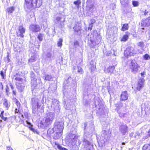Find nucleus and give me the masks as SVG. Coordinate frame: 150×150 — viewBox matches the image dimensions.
<instances>
[{"instance_id":"1","label":"nucleus","mask_w":150,"mask_h":150,"mask_svg":"<svg viewBox=\"0 0 150 150\" xmlns=\"http://www.w3.org/2000/svg\"><path fill=\"white\" fill-rule=\"evenodd\" d=\"M46 100L45 97H44L43 95L32 98L31 99V104L33 113L35 115H40L38 110L41 106V112H43L44 103L45 102Z\"/></svg>"},{"instance_id":"2","label":"nucleus","mask_w":150,"mask_h":150,"mask_svg":"<svg viewBox=\"0 0 150 150\" xmlns=\"http://www.w3.org/2000/svg\"><path fill=\"white\" fill-rule=\"evenodd\" d=\"M54 118L53 113L50 112L46 114V115L41 120L40 123L38 125V127L44 129L48 127L51 124Z\"/></svg>"},{"instance_id":"3","label":"nucleus","mask_w":150,"mask_h":150,"mask_svg":"<svg viewBox=\"0 0 150 150\" xmlns=\"http://www.w3.org/2000/svg\"><path fill=\"white\" fill-rule=\"evenodd\" d=\"M42 4L41 0H25L24 8L27 11L40 7Z\"/></svg>"},{"instance_id":"4","label":"nucleus","mask_w":150,"mask_h":150,"mask_svg":"<svg viewBox=\"0 0 150 150\" xmlns=\"http://www.w3.org/2000/svg\"><path fill=\"white\" fill-rule=\"evenodd\" d=\"M94 31L91 34L90 38L88 40V43L91 47H93L96 45L98 44L101 41V36Z\"/></svg>"},{"instance_id":"5","label":"nucleus","mask_w":150,"mask_h":150,"mask_svg":"<svg viewBox=\"0 0 150 150\" xmlns=\"http://www.w3.org/2000/svg\"><path fill=\"white\" fill-rule=\"evenodd\" d=\"M69 142L71 143L69 145L71 150H78L79 147L76 144L78 139L77 136L75 134H70L69 135Z\"/></svg>"},{"instance_id":"6","label":"nucleus","mask_w":150,"mask_h":150,"mask_svg":"<svg viewBox=\"0 0 150 150\" xmlns=\"http://www.w3.org/2000/svg\"><path fill=\"white\" fill-rule=\"evenodd\" d=\"M94 105L95 107L98 108V110L96 111V113H98L100 115L103 114L104 112V108L103 106L102 102L99 98L95 99L94 101Z\"/></svg>"},{"instance_id":"7","label":"nucleus","mask_w":150,"mask_h":150,"mask_svg":"<svg viewBox=\"0 0 150 150\" xmlns=\"http://www.w3.org/2000/svg\"><path fill=\"white\" fill-rule=\"evenodd\" d=\"M87 138L86 133L84 134V139L83 140V144L84 145V150H93V145L91 142L88 141Z\"/></svg>"},{"instance_id":"8","label":"nucleus","mask_w":150,"mask_h":150,"mask_svg":"<svg viewBox=\"0 0 150 150\" xmlns=\"http://www.w3.org/2000/svg\"><path fill=\"white\" fill-rule=\"evenodd\" d=\"M124 54L125 57L133 56L136 54V51L133 47H128L125 50Z\"/></svg>"},{"instance_id":"9","label":"nucleus","mask_w":150,"mask_h":150,"mask_svg":"<svg viewBox=\"0 0 150 150\" xmlns=\"http://www.w3.org/2000/svg\"><path fill=\"white\" fill-rule=\"evenodd\" d=\"M64 122L62 121H56L54 124V129L62 132L64 128Z\"/></svg>"},{"instance_id":"10","label":"nucleus","mask_w":150,"mask_h":150,"mask_svg":"<svg viewBox=\"0 0 150 150\" xmlns=\"http://www.w3.org/2000/svg\"><path fill=\"white\" fill-rule=\"evenodd\" d=\"M139 66L134 60H132L129 64V68L132 72L136 73L138 71Z\"/></svg>"},{"instance_id":"11","label":"nucleus","mask_w":150,"mask_h":150,"mask_svg":"<svg viewBox=\"0 0 150 150\" xmlns=\"http://www.w3.org/2000/svg\"><path fill=\"white\" fill-rule=\"evenodd\" d=\"M64 21L65 18L62 16L57 17L54 20L55 23L56 24L60 25L61 27L64 26Z\"/></svg>"},{"instance_id":"12","label":"nucleus","mask_w":150,"mask_h":150,"mask_svg":"<svg viewBox=\"0 0 150 150\" xmlns=\"http://www.w3.org/2000/svg\"><path fill=\"white\" fill-rule=\"evenodd\" d=\"M119 130L122 135H124L128 132V127L126 125H123L119 127Z\"/></svg>"},{"instance_id":"13","label":"nucleus","mask_w":150,"mask_h":150,"mask_svg":"<svg viewBox=\"0 0 150 150\" xmlns=\"http://www.w3.org/2000/svg\"><path fill=\"white\" fill-rule=\"evenodd\" d=\"M40 28L39 25L36 24H32L30 26V30L34 32H37L39 31L40 30Z\"/></svg>"},{"instance_id":"14","label":"nucleus","mask_w":150,"mask_h":150,"mask_svg":"<svg viewBox=\"0 0 150 150\" xmlns=\"http://www.w3.org/2000/svg\"><path fill=\"white\" fill-rule=\"evenodd\" d=\"M141 26L142 27L149 26H150V17L146 19H143L141 22Z\"/></svg>"},{"instance_id":"15","label":"nucleus","mask_w":150,"mask_h":150,"mask_svg":"<svg viewBox=\"0 0 150 150\" xmlns=\"http://www.w3.org/2000/svg\"><path fill=\"white\" fill-rule=\"evenodd\" d=\"M144 81V80L142 78L139 79L138 82L137 86V90L139 91L143 88Z\"/></svg>"},{"instance_id":"16","label":"nucleus","mask_w":150,"mask_h":150,"mask_svg":"<svg viewBox=\"0 0 150 150\" xmlns=\"http://www.w3.org/2000/svg\"><path fill=\"white\" fill-rule=\"evenodd\" d=\"M25 32V29L22 26H19L18 28V31L17 32V35L23 38L24 37L23 34Z\"/></svg>"},{"instance_id":"17","label":"nucleus","mask_w":150,"mask_h":150,"mask_svg":"<svg viewBox=\"0 0 150 150\" xmlns=\"http://www.w3.org/2000/svg\"><path fill=\"white\" fill-rule=\"evenodd\" d=\"M62 133V132L56 130L53 134L52 135V136L53 137V138L55 139H58L61 136Z\"/></svg>"},{"instance_id":"18","label":"nucleus","mask_w":150,"mask_h":150,"mask_svg":"<svg viewBox=\"0 0 150 150\" xmlns=\"http://www.w3.org/2000/svg\"><path fill=\"white\" fill-rule=\"evenodd\" d=\"M128 97V95L127 91L123 92L121 95L120 99L121 100H127Z\"/></svg>"},{"instance_id":"19","label":"nucleus","mask_w":150,"mask_h":150,"mask_svg":"<svg viewBox=\"0 0 150 150\" xmlns=\"http://www.w3.org/2000/svg\"><path fill=\"white\" fill-rule=\"evenodd\" d=\"M3 105L4 107L6 108V110H8L9 108L10 107V102L6 98L4 100V102L3 103Z\"/></svg>"},{"instance_id":"20","label":"nucleus","mask_w":150,"mask_h":150,"mask_svg":"<svg viewBox=\"0 0 150 150\" xmlns=\"http://www.w3.org/2000/svg\"><path fill=\"white\" fill-rule=\"evenodd\" d=\"M115 69V67L114 66H110L106 69L104 70V71L108 73H112L113 72Z\"/></svg>"},{"instance_id":"21","label":"nucleus","mask_w":150,"mask_h":150,"mask_svg":"<svg viewBox=\"0 0 150 150\" xmlns=\"http://www.w3.org/2000/svg\"><path fill=\"white\" fill-rule=\"evenodd\" d=\"M17 88L20 92H21L23 91L24 89L25 86L24 84H21L20 82L18 85H17Z\"/></svg>"},{"instance_id":"22","label":"nucleus","mask_w":150,"mask_h":150,"mask_svg":"<svg viewBox=\"0 0 150 150\" xmlns=\"http://www.w3.org/2000/svg\"><path fill=\"white\" fill-rule=\"evenodd\" d=\"M81 28V27L79 24H76L73 28L75 32L76 33H80Z\"/></svg>"},{"instance_id":"23","label":"nucleus","mask_w":150,"mask_h":150,"mask_svg":"<svg viewBox=\"0 0 150 150\" xmlns=\"http://www.w3.org/2000/svg\"><path fill=\"white\" fill-rule=\"evenodd\" d=\"M59 101L56 99L53 100L52 102V104L51 105L52 107H55V106L59 105Z\"/></svg>"},{"instance_id":"24","label":"nucleus","mask_w":150,"mask_h":150,"mask_svg":"<svg viewBox=\"0 0 150 150\" xmlns=\"http://www.w3.org/2000/svg\"><path fill=\"white\" fill-rule=\"evenodd\" d=\"M45 80L47 81H51L53 78V76L50 75L48 74H45Z\"/></svg>"},{"instance_id":"25","label":"nucleus","mask_w":150,"mask_h":150,"mask_svg":"<svg viewBox=\"0 0 150 150\" xmlns=\"http://www.w3.org/2000/svg\"><path fill=\"white\" fill-rule=\"evenodd\" d=\"M56 130L54 129V127L52 128H50L48 129L47 131V133L50 135L52 136L53 134Z\"/></svg>"},{"instance_id":"26","label":"nucleus","mask_w":150,"mask_h":150,"mask_svg":"<svg viewBox=\"0 0 150 150\" xmlns=\"http://www.w3.org/2000/svg\"><path fill=\"white\" fill-rule=\"evenodd\" d=\"M86 9L87 11L92 12L93 10V5L92 4L88 5L86 6Z\"/></svg>"},{"instance_id":"27","label":"nucleus","mask_w":150,"mask_h":150,"mask_svg":"<svg viewBox=\"0 0 150 150\" xmlns=\"http://www.w3.org/2000/svg\"><path fill=\"white\" fill-rule=\"evenodd\" d=\"M4 112V111H2L1 113L0 116L1 117V119L4 121H8L7 120L8 117H7L5 116H4L3 115Z\"/></svg>"},{"instance_id":"28","label":"nucleus","mask_w":150,"mask_h":150,"mask_svg":"<svg viewBox=\"0 0 150 150\" xmlns=\"http://www.w3.org/2000/svg\"><path fill=\"white\" fill-rule=\"evenodd\" d=\"M60 108L59 107V105L58 106H55L54 107V111L57 115L59 114L60 112Z\"/></svg>"},{"instance_id":"29","label":"nucleus","mask_w":150,"mask_h":150,"mask_svg":"<svg viewBox=\"0 0 150 150\" xmlns=\"http://www.w3.org/2000/svg\"><path fill=\"white\" fill-rule=\"evenodd\" d=\"M67 86H64V89L63 90V93L64 95L67 96V93H68V92L69 91V89L67 88Z\"/></svg>"},{"instance_id":"30","label":"nucleus","mask_w":150,"mask_h":150,"mask_svg":"<svg viewBox=\"0 0 150 150\" xmlns=\"http://www.w3.org/2000/svg\"><path fill=\"white\" fill-rule=\"evenodd\" d=\"M128 28V24H124L123 25L121 30L122 31H124L127 30Z\"/></svg>"},{"instance_id":"31","label":"nucleus","mask_w":150,"mask_h":150,"mask_svg":"<svg viewBox=\"0 0 150 150\" xmlns=\"http://www.w3.org/2000/svg\"><path fill=\"white\" fill-rule=\"evenodd\" d=\"M14 7L12 6L8 8H7V11L9 14H10L12 13L14 11Z\"/></svg>"},{"instance_id":"32","label":"nucleus","mask_w":150,"mask_h":150,"mask_svg":"<svg viewBox=\"0 0 150 150\" xmlns=\"http://www.w3.org/2000/svg\"><path fill=\"white\" fill-rule=\"evenodd\" d=\"M30 77L32 80H33L34 81H36V77L33 71L30 72Z\"/></svg>"},{"instance_id":"33","label":"nucleus","mask_w":150,"mask_h":150,"mask_svg":"<svg viewBox=\"0 0 150 150\" xmlns=\"http://www.w3.org/2000/svg\"><path fill=\"white\" fill-rule=\"evenodd\" d=\"M142 150H150V145H144L143 147Z\"/></svg>"},{"instance_id":"34","label":"nucleus","mask_w":150,"mask_h":150,"mask_svg":"<svg viewBox=\"0 0 150 150\" xmlns=\"http://www.w3.org/2000/svg\"><path fill=\"white\" fill-rule=\"evenodd\" d=\"M77 72L80 74H82L83 72V69L80 66H77Z\"/></svg>"},{"instance_id":"35","label":"nucleus","mask_w":150,"mask_h":150,"mask_svg":"<svg viewBox=\"0 0 150 150\" xmlns=\"http://www.w3.org/2000/svg\"><path fill=\"white\" fill-rule=\"evenodd\" d=\"M43 35L41 33H40L38 36L37 38L40 41H42L43 40Z\"/></svg>"},{"instance_id":"36","label":"nucleus","mask_w":150,"mask_h":150,"mask_svg":"<svg viewBox=\"0 0 150 150\" xmlns=\"http://www.w3.org/2000/svg\"><path fill=\"white\" fill-rule=\"evenodd\" d=\"M128 38V36L127 35H123L122 38L121 39L122 41H126Z\"/></svg>"},{"instance_id":"37","label":"nucleus","mask_w":150,"mask_h":150,"mask_svg":"<svg viewBox=\"0 0 150 150\" xmlns=\"http://www.w3.org/2000/svg\"><path fill=\"white\" fill-rule=\"evenodd\" d=\"M9 88L7 85H6V88H5V92L6 93V95L8 96L10 94L9 93Z\"/></svg>"},{"instance_id":"38","label":"nucleus","mask_w":150,"mask_h":150,"mask_svg":"<svg viewBox=\"0 0 150 150\" xmlns=\"http://www.w3.org/2000/svg\"><path fill=\"white\" fill-rule=\"evenodd\" d=\"M137 45L142 49L144 47V44L143 42H141L137 43Z\"/></svg>"},{"instance_id":"39","label":"nucleus","mask_w":150,"mask_h":150,"mask_svg":"<svg viewBox=\"0 0 150 150\" xmlns=\"http://www.w3.org/2000/svg\"><path fill=\"white\" fill-rule=\"evenodd\" d=\"M5 72H4L3 71H1L0 72V75L1 76L2 79H4L6 77V75L5 74Z\"/></svg>"},{"instance_id":"40","label":"nucleus","mask_w":150,"mask_h":150,"mask_svg":"<svg viewBox=\"0 0 150 150\" xmlns=\"http://www.w3.org/2000/svg\"><path fill=\"white\" fill-rule=\"evenodd\" d=\"M120 3L122 5H125V4H128L129 1L128 0H120Z\"/></svg>"},{"instance_id":"41","label":"nucleus","mask_w":150,"mask_h":150,"mask_svg":"<svg viewBox=\"0 0 150 150\" xmlns=\"http://www.w3.org/2000/svg\"><path fill=\"white\" fill-rule=\"evenodd\" d=\"M81 1L80 0H78L74 2V4L78 7L81 4Z\"/></svg>"},{"instance_id":"42","label":"nucleus","mask_w":150,"mask_h":150,"mask_svg":"<svg viewBox=\"0 0 150 150\" xmlns=\"http://www.w3.org/2000/svg\"><path fill=\"white\" fill-rule=\"evenodd\" d=\"M122 106V103L119 102L115 104V106L118 108H120Z\"/></svg>"},{"instance_id":"43","label":"nucleus","mask_w":150,"mask_h":150,"mask_svg":"<svg viewBox=\"0 0 150 150\" xmlns=\"http://www.w3.org/2000/svg\"><path fill=\"white\" fill-rule=\"evenodd\" d=\"M35 61V57L34 56L31 57V58L29 59L28 62H33Z\"/></svg>"},{"instance_id":"44","label":"nucleus","mask_w":150,"mask_h":150,"mask_svg":"<svg viewBox=\"0 0 150 150\" xmlns=\"http://www.w3.org/2000/svg\"><path fill=\"white\" fill-rule=\"evenodd\" d=\"M144 58L146 60H148L150 59V56L148 54H146L143 56Z\"/></svg>"},{"instance_id":"45","label":"nucleus","mask_w":150,"mask_h":150,"mask_svg":"<svg viewBox=\"0 0 150 150\" xmlns=\"http://www.w3.org/2000/svg\"><path fill=\"white\" fill-rule=\"evenodd\" d=\"M95 69V67L93 65H91L90 67L89 68V70L91 72L94 71Z\"/></svg>"},{"instance_id":"46","label":"nucleus","mask_w":150,"mask_h":150,"mask_svg":"<svg viewBox=\"0 0 150 150\" xmlns=\"http://www.w3.org/2000/svg\"><path fill=\"white\" fill-rule=\"evenodd\" d=\"M62 39L61 38H60L59 39V41L58 42L57 45L58 47H61L62 46Z\"/></svg>"},{"instance_id":"47","label":"nucleus","mask_w":150,"mask_h":150,"mask_svg":"<svg viewBox=\"0 0 150 150\" xmlns=\"http://www.w3.org/2000/svg\"><path fill=\"white\" fill-rule=\"evenodd\" d=\"M57 147L59 150H68L67 149L65 148L62 147L59 144L57 145Z\"/></svg>"},{"instance_id":"48","label":"nucleus","mask_w":150,"mask_h":150,"mask_svg":"<svg viewBox=\"0 0 150 150\" xmlns=\"http://www.w3.org/2000/svg\"><path fill=\"white\" fill-rule=\"evenodd\" d=\"M132 4L134 6H137L138 5V3L137 1H132Z\"/></svg>"},{"instance_id":"49","label":"nucleus","mask_w":150,"mask_h":150,"mask_svg":"<svg viewBox=\"0 0 150 150\" xmlns=\"http://www.w3.org/2000/svg\"><path fill=\"white\" fill-rule=\"evenodd\" d=\"M16 104L17 105L18 108H19L20 107V104L18 101L17 100L16 102Z\"/></svg>"},{"instance_id":"50","label":"nucleus","mask_w":150,"mask_h":150,"mask_svg":"<svg viewBox=\"0 0 150 150\" xmlns=\"http://www.w3.org/2000/svg\"><path fill=\"white\" fill-rule=\"evenodd\" d=\"M52 54L50 52H48L47 53V56L49 58H50L52 57Z\"/></svg>"},{"instance_id":"51","label":"nucleus","mask_w":150,"mask_h":150,"mask_svg":"<svg viewBox=\"0 0 150 150\" xmlns=\"http://www.w3.org/2000/svg\"><path fill=\"white\" fill-rule=\"evenodd\" d=\"M96 22V21L94 19H91V23H90L91 24H92L93 25V24L95 23Z\"/></svg>"},{"instance_id":"52","label":"nucleus","mask_w":150,"mask_h":150,"mask_svg":"<svg viewBox=\"0 0 150 150\" xmlns=\"http://www.w3.org/2000/svg\"><path fill=\"white\" fill-rule=\"evenodd\" d=\"M111 52L110 51H109L107 52L106 53V55L107 56H110L111 55Z\"/></svg>"},{"instance_id":"53","label":"nucleus","mask_w":150,"mask_h":150,"mask_svg":"<svg viewBox=\"0 0 150 150\" xmlns=\"http://www.w3.org/2000/svg\"><path fill=\"white\" fill-rule=\"evenodd\" d=\"M9 86L11 87V88L12 90V91H13V90H14L13 86L12 85L11 83H10Z\"/></svg>"},{"instance_id":"54","label":"nucleus","mask_w":150,"mask_h":150,"mask_svg":"<svg viewBox=\"0 0 150 150\" xmlns=\"http://www.w3.org/2000/svg\"><path fill=\"white\" fill-rule=\"evenodd\" d=\"M93 25L89 24V26L88 28V30H92V27H93Z\"/></svg>"},{"instance_id":"55","label":"nucleus","mask_w":150,"mask_h":150,"mask_svg":"<svg viewBox=\"0 0 150 150\" xmlns=\"http://www.w3.org/2000/svg\"><path fill=\"white\" fill-rule=\"evenodd\" d=\"M83 125H84V127H83L84 130V131H85V130H86V128L87 126V124L86 122H85L83 123Z\"/></svg>"},{"instance_id":"56","label":"nucleus","mask_w":150,"mask_h":150,"mask_svg":"<svg viewBox=\"0 0 150 150\" xmlns=\"http://www.w3.org/2000/svg\"><path fill=\"white\" fill-rule=\"evenodd\" d=\"M0 88H1V90L3 91L4 89L3 85L2 82L0 83Z\"/></svg>"},{"instance_id":"57","label":"nucleus","mask_w":150,"mask_h":150,"mask_svg":"<svg viewBox=\"0 0 150 150\" xmlns=\"http://www.w3.org/2000/svg\"><path fill=\"white\" fill-rule=\"evenodd\" d=\"M150 136V130L148 132V134L146 136H145V139H147L148 137H149Z\"/></svg>"},{"instance_id":"58","label":"nucleus","mask_w":150,"mask_h":150,"mask_svg":"<svg viewBox=\"0 0 150 150\" xmlns=\"http://www.w3.org/2000/svg\"><path fill=\"white\" fill-rule=\"evenodd\" d=\"M150 136V130L148 132V134L146 136H145V139H147L148 137H149Z\"/></svg>"},{"instance_id":"59","label":"nucleus","mask_w":150,"mask_h":150,"mask_svg":"<svg viewBox=\"0 0 150 150\" xmlns=\"http://www.w3.org/2000/svg\"><path fill=\"white\" fill-rule=\"evenodd\" d=\"M149 11H147L146 10H145L144 13V15L145 16L148 15H149Z\"/></svg>"},{"instance_id":"60","label":"nucleus","mask_w":150,"mask_h":150,"mask_svg":"<svg viewBox=\"0 0 150 150\" xmlns=\"http://www.w3.org/2000/svg\"><path fill=\"white\" fill-rule=\"evenodd\" d=\"M74 45L75 46H78L79 45V43L78 41H76L74 43Z\"/></svg>"},{"instance_id":"61","label":"nucleus","mask_w":150,"mask_h":150,"mask_svg":"<svg viewBox=\"0 0 150 150\" xmlns=\"http://www.w3.org/2000/svg\"><path fill=\"white\" fill-rule=\"evenodd\" d=\"M15 79L16 81H21L22 79L20 78L19 77H16L15 78Z\"/></svg>"},{"instance_id":"62","label":"nucleus","mask_w":150,"mask_h":150,"mask_svg":"<svg viewBox=\"0 0 150 150\" xmlns=\"http://www.w3.org/2000/svg\"><path fill=\"white\" fill-rule=\"evenodd\" d=\"M13 94L15 96H16V90H13L12 91Z\"/></svg>"},{"instance_id":"63","label":"nucleus","mask_w":150,"mask_h":150,"mask_svg":"<svg viewBox=\"0 0 150 150\" xmlns=\"http://www.w3.org/2000/svg\"><path fill=\"white\" fill-rule=\"evenodd\" d=\"M77 69V67H76L75 66H74L73 68V71H75V70L76 69Z\"/></svg>"},{"instance_id":"64","label":"nucleus","mask_w":150,"mask_h":150,"mask_svg":"<svg viewBox=\"0 0 150 150\" xmlns=\"http://www.w3.org/2000/svg\"><path fill=\"white\" fill-rule=\"evenodd\" d=\"M30 130L31 131H33V132H34V131H35V130L34 128H33V127H30Z\"/></svg>"}]
</instances>
